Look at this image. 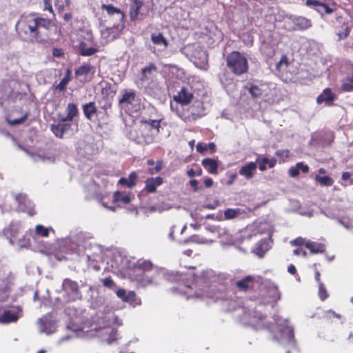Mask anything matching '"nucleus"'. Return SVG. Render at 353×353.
<instances>
[{"instance_id": "1", "label": "nucleus", "mask_w": 353, "mask_h": 353, "mask_svg": "<svg viewBox=\"0 0 353 353\" xmlns=\"http://www.w3.org/2000/svg\"><path fill=\"white\" fill-rule=\"evenodd\" d=\"M49 21L45 19L36 17L34 14L22 16L16 25V29L21 34H23L27 38L36 39L39 28H46Z\"/></svg>"}, {"instance_id": "2", "label": "nucleus", "mask_w": 353, "mask_h": 353, "mask_svg": "<svg viewBox=\"0 0 353 353\" xmlns=\"http://www.w3.org/2000/svg\"><path fill=\"white\" fill-rule=\"evenodd\" d=\"M103 325H99L98 327H94L95 334L97 336H100L103 340L106 341L109 344L112 343L117 338V330L110 327L111 324L115 323L118 325H121V322L119 320L114 313L110 312L101 317Z\"/></svg>"}, {"instance_id": "3", "label": "nucleus", "mask_w": 353, "mask_h": 353, "mask_svg": "<svg viewBox=\"0 0 353 353\" xmlns=\"http://www.w3.org/2000/svg\"><path fill=\"white\" fill-rule=\"evenodd\" d=\"M134 272H136L135 279L142 286H146L156 283L152 279L150 272L160 273L157 268H154L152 264L148 261H138L134 268Z\"/></svg>"}, {"instance_id": "4", "label": "nucleus", "mask_w": 353, "mask_h": 353, "mask_svg": "<svg viewBox=\"0 0 353 353\" xmlns=\"http://www.w3.org/2000/svg\"><path fill=\"white\" fill-rule=\"evenodd\" d=\"M274 321L277 325L278 332L274 336V339L280 344L294 347L295 340L294 337V330L289 325L288 320L276 317Z\"/></svg>"}, {"instance_id": "5", "label": "nucleus", "mask_w": 353, "mask_h": 353, "mask_svg": "<svg viewBox=\"0 0 353 353\" xmlns=\"http://www.w3.org/2000/svg\"><path fill=\"white\" fill-rule=\"evenodd\" d=\"M227 66L236 75H241L248 70L247 59L243 54L237 51H233L228 55Z\"/></svg>"}, {"instance_id": "6", "label": "nucleus", "mask_w": 353, "mask_h": 353, "mask_svg": "<svg viewBox=\"0 0 353 353\" xmlns=\"http://www.w3.org/2000/svg\"><path fill=\"white\" fill-rule=\"evenodd\" d=\"M158 70L154 64H150L142 69L141 85L146 89H157Z\"/></svg>"}, {"instance_id": "7", "label": "nucleus", "mask_w": 353, "mask_h": 353, "mask_svg": "<svg viewBox=\"0 0 353 353\" xmlns=\"http://www.w3.org/2000/svg\"><path fill=\"white\" fill-rule=\"evenodd\" d=\"M284 28L288 31L304 30L311 26V21L303 17L286 14L284 18Z\"/></svg>"}, {"instance_id": "8", "label": "nucleus", "mask_w": 353, "mask_h": 353, "mask_svg": "<svg viewBox=\"0 0 353 353\" xmlns=\"http://www.w3.org/2000/svg\"><path fill=\"white\" fill-rule=\"evenodd\" d=\"M119 103L122 108L135 112L139 111L141 108L140 99L137 95L136 92L132 90L123 92L122 97L119 99Z\"/></svg>"}, {"instance_id": "9", "label": "nucleus", "mask_w": 353, "mask_h": 353, "mask_svg": "<svg viewBox=\"0 0 353 353\" xmlns=\"http://www.w3.org/2000/svg\"><path fill=\"white\" fill-rule=\"evenodd\" d=\"M259 231L262 233H267L268 234V238L263 239L257 243L253 252L258 256L263 257L265 253L268 251L272 246V241L271 239V236L273 231L272 226L268 223H265L261 225Z\"/></svg>"}, {"instance_id": "10", "label": "nucleus", "mask_w": 353, "mask_h": 353, "mask_svg": "<svg viewBox=\"0 0 353 353\" xmlns=\"http://www.w3.org/2000/svg\"><path fill=\"white\" fill-rule=\"evenodd\" d=\"M207 231L216 234L223 245H230L234 244V238L225 227L215 225H208L205 227Z\"/></svg>"}, {"instance_id": "11", "label": "nucleus", "mask_w": 353, "mask_h": 353, "mask_svg": "<svg viewBox=\"0 0 353 353\" xmlns=\"http://www.w3.org/2000/svg\"><path fill=\"white\" fill-rule=\"evenodd\" d=\"M62 287L66 294V297L65 298V301H70L81 299V294L79 291V285L77 282L69 279H65L63 280Z\"/></svg>"}, {"instance_id": "12", "label": "nucleus", "mask_w": 353, "mask_h": 353, "mask_svg": "<svg viewBox=\"0 0 353 353\" xmlns=\"http://www.w3.org/2000/svg\"><path fill=\"white\" fill-rule=\"evenodd\" d=\"M125 28L123 22H115L112 27L106 28L101 31L102 39L104 43L112 41L119 37Z\"/></svg>"}, {"instance_id": "13", "label": "nucleus", "mask_w": 353, "mask_h": 353, "mask_svg": "<svg viewBox=\"0 0 353 353\" xmlns=\"http://www.w3.org/2000/svg\"><path fill=\"white\" fill-rule=\"evenodd\" d=\"M161 120H141L139 123L140 130L145 131L146 136L151 137L152 142L159 132Z\"/></svg>"}, {"instance_id": "14", "label": "nucleus", "mask_w": 353, "mask_h": 353, "mask_svg": "<svg viewBox=\"0 0 353 353\" xmlns=\"http://www.w3.org/2000/svg\"><path fill=\"white\" fill-rule=\"evenodd\" d=\"M128 135L129 139L139 144H148L152 143L151 137L146 136L145 131L140 130L139 124L131 127Z\"/></svg>"}, {"instance_id": "15", "label": "nucleus", "mask_w": 353, "mask_h": 353, "mask_svg": "<svg viewBox=\"0 0 353 353\" xmlns=\"http://www.w3.org/2000/svg\"><path fill=\"white\" fill-rule=\"evenodd\" d=\"M39 331L47 335L52 334L56 330V322L50 315L40 318L37 321Z\"/></svg>"}, {"instance_id": "16", "label": "nucleus", "mask_w": 353, "mask_h": 353, "mask_svg": "<svg viewBox=\"0 0 353 353\" xmlns=\"http://www.w3.org/2000/svg\"><path fill=\"white\" fill-rule=\"evenodd\" d=\"M15 200L18 203V210L22 212H26L29 216H33L34 205L26 198V196L22 194H19L15 196Z\"/></svg>"}, {"instance_id": "17", "label": "nucleus", "mask_w": 353, "mask_h": 353, "mask_svg": "<svg viewBox=\"0 0 353 353\" xmlns=\"http://www.w3.org/2000/svg\"><path fill=\"white\" fill-rule=\"evenodd\" d=\"M22 310L20 307H15L9 310H6L0 315V323H9L15 322L21 316Z\"/></svg>"}, {"instance_id": "18", "label": "nucleus", "mask_w": 353, "mask_h": 353, "mask_svg": "<svg viewBox=\"0 0 353 353\" xmlns=\"http://www.w3.org/2000/svg\"><path fill=\"white\" fill-rule=\"evenodd\" d=\"M181 292L186 296L187 299L193 298L203 299L204 297L213 298L211 293L207 290L199 289L193 292L192 286H185L184 290H181Z\"/></svg>"}, {"instance_id": "19", "label": "nucleus", "mask_w": 353, "mask_h": 353, "mask_svg": "<svg viewBox=\"0 0 353 353\" xmlns=\"http://www.w3.org/2000/svg\"><path fill=\"white\" fill-rule=\"evenodd\" d=\"M195 60L194 61V64L196 67L206 70L208 69V55L203 49L199 48L195 50L193 54Z\"/></svg>"}, {"instance_id": "20", "label": "nucleus", "mask_w": 353, "mask_h": 353, "mask_svg": "<svg viewBox=\"0 0 353 353\" xmlns=\"http://www.w3.org/2000/svg\"><path fill=\"white\" fill-rule=\"evenodd\" d=\"M101 8L106 11L107 14L116 20V22H123L125 19L124 13L118 8L111 4H103Z\"/></svg>"}, {"instance_id": "21", "label": "nucleus", "mask_w": 353, "mask_h": 353, "mask_svg": "<svg viewBox=\"0 0 353 353\" xmlns=\"http://www.w3.org/2000/svg\"><path fill=\"white\" fill-rule=\"evenodd\" d=\"M193 98V94L188 88H183L174 97V100L176 103L182 105L188 104Z\"/></svg>"}, {"instance_id": "22", "label": "nucleus", "mask_w": 353, "mask_h": 353, "mask_svg": "<svg viewBox=\"0 0 353 353\" xmlns=\"http://www.w3.org/2000/svg\"><path fill=\"white\" fill-rule=\"evenodd\" d=\"M67 115L64 116L63 114H59L58 115V119L59 121L62 122H68L71 121L78 114V109L77 105L74 103H69L66 108Z\"/></svg>"}, {"instance_id": "23", "label": "nucleus", "mask_w": 353, "mask_h": 353, "mask_svg": "<svg viewBox=\"0 0 353 353\" xmlns=\"http://www.w3.org/2000/svg\"><path fill=\"white\" fill-rule=\"evenodd\" d=\"M70 128V123L62 121L56 125H51L50 126V129L54 135L59 138H62L64 133L67 132Z\"/></svg>"}, {"instance_id": "24", "label": "nucleus", "mask_w": 353, "mask_h": 353, "mask_svg": "<svg viewBox=\"0 0 353 353\" xmlns=\"http://www.w3.org/2000/svg\"><path fill=\"white\" fill-rule=\"evenodd\" d=\"M336 98V95L332 93L330 88H325L321 94L316 98V103L321 104L325 103L326 104L332 103Z\"/></svg>"}, {"instance_id": "25", "label": "nucleus", "mask_w": 353, "mask_h": 353, "mask_svg": "<svg viewBox=\"0 0 353 353\" xmlns=\"http://www.w3.org/2000/svg\"><path fill=\"white\" fill-rule=\"evenodd\" d=\"M256 170V162H250L241 167L239 170L240 175L244 176L246 179L253 177L254 172Z\"/></svg>"}, {"instance_id": "26", "label": "nucleus", "mask_w": 353, "mask_h": 353, "mask_svg": "<svg viewBox=\"0 0 353 353\" xmlns=\"http://www.w3.org/2000/svg\"><path fill=\"white\" fill-rule=\"evenodd\" d=\"M162 183L163 179L160 176L149 178L145 181V189L147 192L153 193L156 191L157 187L161 185Z\"/></svg>"}, {"instance_id": "27", "label": "nucleus", "mask_w": 353, "mask_h": 353, "mask_svg": "<svg viewBox=\"0 0 353 353\" xmlns=\"http://www.w3.org/2000/svg\"><path fill=\"white\" fill-rule=\"evenodd\" d=\"M143 6V2L140 0H133L130 4V18L131 21H136L138 19L140 13V9Z\"/></svg>"}, {"instance_id": "28", "label": "nucleus", "mask_w": 353, "mask_h": 353, "mask_svg": "<svg viewBox=\"0 0 353 353\" xmlns=\"http://www.w3.org/2000/svg\"><path fill=\"white\" fill-rule=\"evenodd\" d=\"M201 164L209 173L212 174H217L218 163L216 160L210 158H205L202 160Z\"/></svg>"}, {"instance_id": "29", "label": "nucleus", "mask_w": 353, "mask_h": 353, "mask_svg": "<svg viewBox=\"0 0 353 353\" xmlns=\"http://www.w3.org/2000/svg\"><path fill=\"white\" fill-rule=\"evenodd\" d=\"M151 40L154 45L160 47L162 50L166 49L168 46V40L161 32L152 34Z\"/></svg>"}, {"instance_id": "30", "label": "nucleus", "mask_w": 353, "mask_h": 353, "mask_svg": "<svg viewBox=\"0 0 353 353\" xmlns=\"http://www.w3.org/2000/svg\"><path fill=\"white\" fill-rule=\"evenodd\" d=\"M19 230V225L18 224H11L8 228L3 230L4 234L7 239H9V243L11 245L14 244V240Z\"/></svg>"}, {"instance_id": "31", "label": "nucleus", "mask_w": 353, "mask_h": 353, "mask_svg": "<svg viewBox=\"0 0 353 353\" xmlns=\"http://www.w3.org/2000/svg\"><path fill=\"white\" fill-rule=\"evenodd\" d=\"M79 50L82 56H91L99 50V46L93 43V46L88 47L85 42H81L79 45Z\"/></svg>"}, {"instance_id": "32", "label": "nucleus", "mask_w": 353, "mask_h": 353, "mask_svg": "<svg viewBox=\"0 0 353 353\" xmlns=\"http://www.w3.org/2000/svg\"><path fill=\"white\" fill-rule=\"evenodd\" d=\"M31 157L34 162H41L50 163L54 161V156L46 153H35L31 154Z\"/></svg>"}, {"instance_id": "33", "label": "nucleus", "mask_w": 353, "mask_h": 353, "mask_svg": "<svg viewBox=\"0 0 353 353\" xmlns=\"http://www.w3.org/2000/svg\"><path fill=\"white\" fill-rule=\"evenodd\" d=\"M306 4L308 6H314L317 11L321 14H330L333 12V10L329 8L327 5L316 1L307 0Z\"/></svg>"}, {"instance_id": "34", "label": "nucleus", "mask_w": 353, "mask_h": 353, "mask_svg": "<svg viewBox=\"0 0 353 353\" xmlns=\"http://www.w3.org/2000/svg\"><path fill=\"white\" fill-rule=\"evenodd\" d=\"M117 295L124 302H132L135 300L136 294L133 291L127 292L124 289H119L117 291Z\"/></svg>"}, {"instance_id": "35", "label": "nucleus", "mask_w": 353, "mask_h": 353, "mask_svg": "<svg viewBox=\"0 0 353 353\" xmlns=\"http://www.w3.org/2000/svg\"><path fill=\"white\" fill-rule=\"evenodd\" d=\"M305 245L312 254L321 253L325 251V245L323 243L308 241Z\"/></svg>"}, {"instance_id": "36", "label": "nucleus", "mask_w": 353, "mask_h": 353, "mask_svg": "<svg viewBox=\"0 0 353 353\" xmlns=\"http://www.w3.org/2000/svg\"><path fill=\"white\" fill-rule=\"evenodd\" d=\"M131 201V197L129 194H123L120 191H116L113 196V202L128 204Z\"/></svg>"}, {"instance_id": "37", "label": "nucleus", "mask_w": 353, "mask_h": 353, "mask_svg": "<svg viewBox=\"0 0 353 353\" xmlns=\"http://www.w3.org/2000/svg\"><path fill=\"white\" fill-rule=\"evenodd\" d=\"M244 211L240 208H228L224 211V219L230 220L242 215Z\"/></svg>"}, {"instance_id": "38", "label": "nucleus", "mask_w": 353, "mask_h": 353, "mask_svg": "<svg viewBox=\"0 0 353 353\" xmlns=\"http://www.w3.org/2000/svg\"><path fill=\"white\" fill-rule=\"evenodd\" d=\"M59 246L61 251L70 253L73 252V244L70 238H66L59 241Z\"/></svg>"}, {"instance_id": "39", "label": "nucleus", "mask_w": 353, "mask_h": 353, "mask_svg": "<svg viewBox=\"0 0 353 353\" xmlns=\"http://www.w3.org/2000/svg\"><path fill=\"white\" fill-rule=\"evenodd\" d=\"M50 231L54 232L52 228H46L40 224L37 225L34 229L35 234L42 237H48Z\"/></svg>"}, {"instance_id": "40", "label": "nucleus", "mask_w": 353, "mask_h": 353, "mask_svg": "<svg viewBox=\"0 0 353 353\" xmlns=\"http://www.w3.org/2000/svg\"><path fill=\"white\" fill-rule=\"evenodd\" d=\"M137 178V176L135 172H132L128 178H121L119 181V183L121 185H126L129 188H132L135 184V181Z\"/></svg>"}, {"instance_id": "41", "label": "nucleus", "mask_w": 353, "mask_h": 353, "mask_svg": "<svg viewBox=\"0 0 353 353\" xmlns=\"http://www.w3.org/2000/svg\"><path fill=\"white\" fill-rule=\"evenodd\" d=\"M91 70L92 66L90 64H84L76 70L75 74L79 78L83 77L85 79Z\"/></svg>"}, {"instance_id": "42", "label": "nucleus", "mask_w": 353, "mask_h": 353, "mask_svg": "<svg viewBox=\"0 0 353 353\" xmlns=\"http://www.w3.org/2000/svg\"><path fill=\"white\" fill-rule=\"evenodd\" d=\"M253 277L251 276H248L243 278L241 280L238 281L236 284L238 288H239L241 290H247L249 287L250 284L252 282Z\"/></svg>"}, {"instance_id": "43", "label": "nucleus", "mask_w": 353, "mask_h": 353, "mask_svg": "<svg viewBox=\"0 0 353 353\" xmlns=\"http://www.w3.org/2000/svg\"><path fill=\"white\" fill-rule=\"evenodd\" d=\"M71 79V71L68 70L64 77L61 79L60 83L56 86V89L59 91L65 90L66 85Z\"/></svg>"}, {"instance_id": "44", "label": "nucleus", "mask_w": 353, "mask_h": 353, "mask_svg": "<svg viewBox=\"0 0 353 353\" xmlns=\"http://www.w3.org/2000/svg\"><path fill=\"white\" fill-rule=\"evenodd\" d=\"M97 108L94 104V103H88L83 105V112L85 116L90 119L92 116L96 113Z\"/></svg>"}, {"instance_id": "45", "label": "nucleus", "mask_w": 353, "mask_h": 353, "mask_svg": "<svg viewBox=\"0 0 353 353\" xmlns=\"http://www.w3.org/2000/svg\"><path fill=\"white\" fill-rule=\"evenodd\" d=\"M250 94L254 98H259L262 96L263 90L256 85H250L248 87Z\"/></svg>"}, {"instance_id": "46", "label": "nucleus", "mask_w": 353, "mask_h": 353, "mask_svg": "<svg viewBox=\"0 0 353 353\" xmlns=\"http://www.w3.org/2000/svg\"><path fill=\"white\" fill-rule=\"evenodd\" d=\"M315 180L325 186H331L334 183L333 180L328 176H321L316 175Z\"/></svg>"}, {"instance_id": "47", "label": "nucleus", "mask_w": 353, "mask_h": 353, "mask_svg": "<svg viewBox=\"0 0 353 353\" xmlns=\"http://www.w3.org/2000/svg\"><path fill=\"white\" fill-rule=\"evenodd\" d=\"M190 241L199 244H210L212 241L207 239L199 235H193L190 238Z\"/></svg>"}, {"instance_id": "48", "label": "nucleus", "mask_w": 353, "mask_h": 353, "mask_svg": "<svg viewBox=\"0 0 353 353\" xmlns=\"http://www.w3.org/2000/svg\"><path fill=\"white\" fill-rule=\"evenodd\" d=\"M68 328L75 332L78 337H84L85 334L88 332L84 330V327H77L73 324H70Z\"/></svg>"}, {"instance_id": "49", "label": "nucleus", "mask_w": 353, "mask_h": 353, "mask_svg": "<svg viewBox=\"0 0 353 353\" xmlns=\"http://www.w3.org/2000/svg\"><path fill=\"white\" fill-rule=\"evenodd\" d=\"M70 0H56L54 2L55 7L59 10L63 11L65 8L69 6Z\"/></svg>"}, {"instance_id": "50", "label": "nucleus", "mask_w": 353, "mask_h": 353, "mask_svg": "<svg viewBox=\"0 0 353 353\" xmlns=\"http://www.w3.org/2000/svg\"><path fill=\"white\" fill-rule=\"evenodd\" d=\"M319 296L321 301H325L328 297V293L322 282L319 284Z\"/></svg>"}, {"instance_id": "51", "label": "nucleus", "mask_w": 353, "mask_h": 353, "mask_svg": "<svg viewBox=\"0 0 353 353\" xmlns=\"http://www.w3.org/2000/svg\"><path fill=\"white\" fill-rule=\"evenodd\" d=\"M350 34V28L347 26H344L341 31L337 32V35L339 39H343L346 38Z\"/></svg>"}, {"instance_id": "52", "label": "nucleus", "mask_w": 353, "mask_h": 353, "mask_svg": "<svg viewBox=\"0 0 353 353\" xmlns=\"http://www.w3.org/2000/svg\"><path fill=\"white\" fill-rule=\"evenodd\" d=\"M340 223L343 225L346 229L350 230L353 228V221L348 219H344L339 221Z\"/></svg>"}, {"instance_id": "53", "label": "nucleus", "mask_w": 353, "mask_h": 353, "mask_svg": "<svg viewBox=\"0 0 353 353\" xmlns=\"http://www.w3.org/2000/svg\"><path fill=\"white\" fill-rule=\"evenodd\" d=\"M26 117H27V115L26 114V115L20 117L19 119L8 120V121L10 125H15L22 123L26 120Z\"/></svg>"}, {"instance_id": "54", "label": "nucleus", "mask_w": 353, "mask_h": 353, "mask_svg": "<svg viewBox=\"0 0 353 353\" xmlns=\"http://www.w3.org/2000/svg\"><path fill=\"white\" fill-rule=\"evenodd\" d=\"M161 170V163L158 162L154 168H150L148 172L150 174L158 173Z\"/></svg>"}, {"instance_id": "55", "label": "nucleus", "mask_w": 353, "mask_h": 353, "mask_svg": "<svg viewBox=\"0 0 353 353\" xmlns=\"http://www.w3.org/2000/svg\"><path fill=\"white\" fill-rule=\"evenodd\" d=\"M103 285L106 288H112L114 286L113 280L110 278H105L102 280Z\"/></svg>"}, {"instance_id": "56", "label": "nucleus", "mask_w": 353, "mask_h": 353, "mask_svg": "<svg viewBox=\"0 0 353 353\" xmlns=\"http://www.w3.org/2000/svg\"><path fill=\"white\" fill-rule=\"evenodd\" d=\"M187 174L190 177H193L194 176H201L202 174V170L201 168H198L196 170L193 169H190L188 171Z\"/></svg>"}, {"instance_id": "57", "label": "nucleus", "mask_w": 353, "mask_h": 353, "mask_svg": "<svg viewBox=\"0 0 353 353\" xmlns=\"http://www.w3.org/2000/svg\"><path fill=\"white\" fill-rule=\"evenodd\" d=\"M299 170L297 168V163L296 164L295 166L291 167L289 169V174L290 176L296 177L299 175Z\"/></svg>"}, {"instance_id": "58", "label": "nucleus", "mask_w": 353, "mask_h": 353, "mask_svg": "<svg viewBox=\"0 0 353 353\" xmlns=\"http://www.w3.org/2000/svg\"><path fill=\"white\" fill-rule=\"evenodd\" d=\"M270 292L274 300L276 301L280 298V294L276 287L273 286L270 290Z\"/></svg>"}, {"instance_id": "59", "label": "nucleus", "mask_w": 353, "mask_h": 353, "mask_svg": "<svg viewBox=\"0 0 353 353\" xmlns=\"http://www.w3.org/2000/svg\"><path fill=\"white\" fill-rule=\"evenodd\" d=\"M43 10H48L50 13H53V9L50 3V0H43Z\"/></svg>"}, {"instance_id": "60", "label": "nucleus", "mask_w": 353, "mask_h": 353, "mask_svg": "<svg viewBox=\"0 0 353 353\" xmlns=\"http://www.w3.org/2000/svg\"><path fill=\"white\" fill-rule=\"evenodd\" d=\"M297 168L299 170H301L304 173H307L309 170V167L307 165L304 164L303 162L297 163Z\"/></svg>"}, {"instance_id": "61", "label": "nucleus", "mask_w": 353, "mask_h": 353, "mask_svg": "<svg viewBox=\"0 0 353 353\" xmlns=\"http://www.w3.org/2000/svg\"><path fill=\"white\" fill-rule=\"evenodd\" d=\"M305 240L301 237H298L291 241L292 245L296 246L303 245L304 243L305 244Z\"/></svg>"}, {"instance_id": "62", "label": "nucleus", "mask_w": 353, "mask_h": 353, "mask_svg": "<svg viewBox=\"0 0 353 353\" xmlns=\"http://www.w3.org/2000/svg\"><path fill=\"white\" fill-rule=\"evenodd\" d=\"M219 205V201L218 200H215L213 203L207 204L203 206V208H208L210 210H213Z\"/></svg>"}, {"instance_id": "63", "label": "nucleus", "mask_w": 353, "mask_h": 353, "mask_svg": "<svg viewBox=\"0 0 353 353\" xmlns=\"http://www.w3.org/2000/svg\"><path fill=\"white\" fill-rule=\"evenodd\" d=\"M255 162H256V164L259 163V168L261 171L266 170V163L263 162L262 159H257Z\"/></svg>"}, {"instance_id": "64", "label": "nucleus", "mask_w": 353, "mask_h": 353, "mask_svg": "<svg viewBox=\"0 0 353 353\" xmlns=\"http://www.w3.org/2000/svg\"><path fill=\"white\" fill-rule=\"evenodd\" d=\"M262 161L268 164L270 168H273L275 165L276 160L274 159H269L267 158L262 159Z\"/></svg>"}]
</instances>
